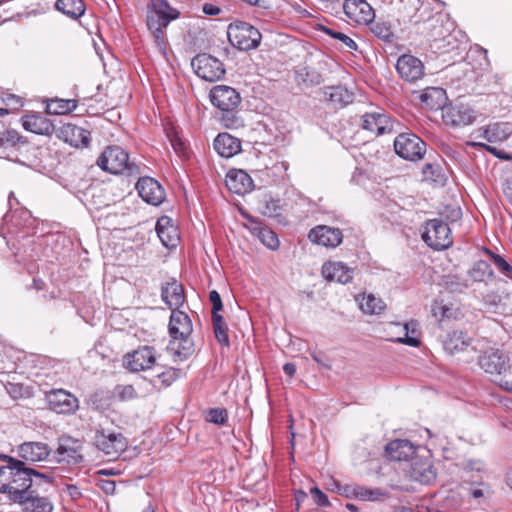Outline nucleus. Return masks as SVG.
<instances>
[{"label":"nucleus","mask_w":512,"mask_h":512,"mask_svg":"<svg viewBox=\"0 0 512 512\" xmlns=\"http://www.w3.org/2000/svg\"><path fill=\"white\" fill-rule=\"evenodd\" d=\"M96 448L108 456L118 457L127 448L126 438L118 432L97 429L93 437Z\"/></svg>","instance_id":"nucleus-11"},{"label":"nucleus","mask_w":512,"mask_h":512,"mask_svg":"<svg viewBox=\"0 0 512 512\" xmlns=\"http://www.w3.org/2000/svg\"><path fill=\"white\" fill-rule=\"evenodd\" d=\"M169 138L175 153L180 157H186L188 153L186 143L177 134H173Z\"/></svg>","instance_id":"nucleus-50"},{"label":"nucleus","mask_w":512,"mask_h":512,"mask_svg":"<svg viewBox=\"0 0 512 512\" xmlns=\"http://www.w3.org/2000/svg\"><path fill=\"white\" fill-rule=\"evenodd\" d=\"M312 359L317 362L318 364H321L325 366L326 368H331L330 364L326 363L324 361L325 355L322 352H311L310 353Z\"/></svg>","instance_id":"nucleus-62"},{"label":"nucleus","mask_w":512,"mask_h":512,"mask_svg":"<svg viewBox=\"0 0 512 512\" xmlns=\"http://www.w3.org/2000/svg\"><path fill=\"white\" fill-rule=\"evenodd\" d=\"M191 66L200 78L209 82L217 81L225 74L223 63L206 53L195 56Z\"/></svg>","instance_id":"nucleus-12"},{"label":"nucleus","mask_w":512,"mask_h":512,"mask_svg":"<svg viewBox=\"0 0 512 512\" xmlns=\"http://www.w3.org/2000/svg\"><path fill=\"white\" fill-rule=\"evenodd\" d=\"M228 419V413L223 408H212L208 411L207 421L216 424L223 425Z\"/></svg>","instance_id":"nucleus-48"},{"label":"nucleus","mask_w":512,"mask_h":512,"mask_svg":"<svg viewBox=\"0 0 512 512\" xmlns=\"http://www.w3.org/2000/svg\"><path fill=\"white\" fill-rule=\"evenodd\" d=\"M261 213L267 217H277L282 212V204L279 199H265L261 205Z\"/></svg>","instance_id":"nucleus-45"},{"label":"nucleus","mask_w":512,"mask_h":512,"mask_svg":"<svg viewBox=\"0 0 512 512\" xmlns=\"http://www.w3.org/2000/svg\"><path fill=\"white\" fill-rule=\"evenodd\" d=\"M310 494L317 505L322 507L330 505L327 495L323 493L318 487L311 488Z\"/></svg>","instance_id":"nucleus-53"},{"label":"nucleus","mask_w":512,"mask_h":512,"mask_svg":"<svg viewBox=\"0 0 512 512\" xmlns=\"http://www.w3.org/2000/svg\"><path fill=\"white\" fill-rule=\"evenodd\" d=\"M464 469L467 472H483L485 470V464L479 459H470L465 462Z\"/></svg>","instance_id":"nucleus-55"},{"label":"nucleus","mask_w":512,"mask_h":512,"mask_svg":"<svg viewBox=\"0 0 512 512\" xmlns=\"http://www.w3.org/2000/svg\"><path fill=\"white\" fill-rule=\"evenodd\" d=\"M322 276L329 282L346 284L353 279V269L340 261H328L322 266Z\"/></svg>","instance_id":"nucleus-23"},{"label":"nucleus","mask_w":512,"mask_h":512,"mask_svg":"<svg viewBox=\"0 0 512 512\" xmlns=\"http://www.w3.org/2000/svg\"><path fill=\"white\" fill-rule=\"evenodd\" d=\"M422 239L435 250L448 248L453 243L448 224L440 219H431L426 222Z\"/></svg>","instance_id":"nucleus-9"},{"label":"nucleus","mask_w":512,"mask_h":512,"mask_svg":"<svg viewBox=\"0 0 512 512\" xmlns=\"http://www.w3.org/2000/svg\"><path fill=\"white\" fill-rule=\"evenodd\" d=\"M442 119L453 127L466 126L475 120V113L464 104H450L442 108Z\"/></svg>","instance_id":"nucleus-14"},{"label":"nucleus","mask_w":512,"mask_h":512,"mask_svg":"<svg viewBox=\"0 0 512 512\" xmlns=\"http://www.w3.org/2000/svg\"><path fill=\"white\" fill-rule=\"evenodd\" d=\"M178 376L179 371L177 369L169 368L157 374L154 384L156 385V381H159L161 383V386L166 388L170 386L178 378Z\"/></svg>","instance_id":"nucleus-47"},{"label":"nucleus","mask_w":512,"mask_h":512,"mask_svg":"<svg viewBox=\"0 0 512 512\" xmlns=\"http://www.w3.org/2000/svg\"><path fill=\"white\" fill-rule=\"evenodd\" d=\"M213 147L221 157L230 158L241 151V141L229 133H219L214 139Z\"/></svg>","instance_id":"nucleus-26"},{"label":"nucleus","mask_w":512,"mask_h":512,"mask_svg":"<svg viewBox=\"0 0 512 512\" xmlns=\"http://www.w3.org/2000/svg\"><path fill=\"white\" fill-rule=\"evenodd\" d=\"M161 297L170 308H178L185 301L184 288L182 284L173 279L162 287Z\"/></svg>","instance_id":"nucleus-28"},{"label":"nucleus","mask_w":512,"mask_h":512,"mask_svg":"<svg viewBox=\"0 0 512 512\" xmlns=\"http://www.w3.org/2000/svg\"><path fill=\"white\" fill-rule=\"evenodd\" d=\"M81 448L80 441L71 437H62L55 451V458L58 462L67 464L81 463L83 460Z\"/></svg>","instance_id":"nucleus-18"},{"label":"nucleus","mask_w":512,"mask_h":512,"mask_svg":"<svg viewBox=\"0 0 512 512\" xmlns=\"http://www.w3.org/2000/svg\"><path fill=\"white\" fill-rule=\"evenodd\" d=\"M156 361L155 350L150 346H142L124 357V365L132 372L150 369Z\"/></svg>","instance_id":"nucleus-15"},{"label":"nucleus","mask_w":512,"mask_h":512,"mask_svg":"<svg viewBox=\"0 0 512 512\" xmlns=\"http://www.w3.org/2000/svg\"><path fill=\"white\" fill-rule=\"evenodd\" d=\"M118 396L121 400H130L136 397V390L132 385L119 387Z\"/></svg>","instance_id":"nucleus-57"},{"label":"nucleus","mask_w":512,"mask_h":512,"mask_svg":"<svg viewBox=\"0 0 512 512\" xmlns=\"http://www.w3.org/2000/svg\"><path fill=\"white\" fill-rule=\"evenodd\" d=\"M202 11L206 15L215 16V15L220 14L221 9L218 6L213 5L211 3H205L202 6Z\"/></svg>","instance_id":"nucleus-60"},{"label":"nucleus","mask_w":512,"mask_h":512,"mask_svg":"<svg viewBox=\"0 0 512 512\" xmlns=\"http://www.w3.org/2000/svg\"><path fill=\"white\" fill-rule=\"evenodd\" d=\"M418 324L416 321H410L403 326L405 334L403 337L396 339L397 342L403 343L412 347H418L420 345L419 331L417 328Z\"/></svg>","instance_id":"nucleus-40"},{"label":"nucleus","mask_w":512,"mask_h":512,"mask_svg":"<svg viewBox=\"0 0 512 512\" xmlns=\"http://www.w3.org/2000/svg\"><path fill=\"white\" fill-rule=\"evenodd\" d=\"M467 145L485 149L500 159H510V157L508 155H505L503 152L499 151L497 148H495L493 146H489L487 144L478 143V142H468Z\"/></svg>","instance_id":"nucleus-54"},{"label":"nucleus","mask_w":512,"mask_h":512,"mask_svg":"<svg viewBox=\"0 0 512 512\" xmlns=\"http://www.w3.org/2000/svg\"><path fill=\"white\" fill-rule=\"evenodd\" d=\"M492 276L493 270L491 265L483 260L475 262L467 272L468 280L473 283H486Z\"/></svg>","instance_id":"nucleus-37"},{"label":"nucleus","mask_w":512,"mask_h":512,"mask_svg":"<svg viewBox=\"0 0 512 512\" xmlns=\"http://www.w3.org/2000/svg\"><path fill=\"white\" fill-rule=\"evenodd\" d=\"M179 12L171 7L166 0H152L148 6L147 26L153 35L154 42L161 53H165L166 41L164 29L172 20L177 19Z\"/></svg>","instance_id":"nucleus-2"},{"label":"nucleus","mask_w":512,"mask_h":512,"mask_svg":"<svg viewBox=\"0 0 512 512\" xmlns=\"http://www.w3.org/2000/svg\"><path fill=\"white\" fill-rule=\"evenodd\" d=\"M343 10L345 15L357 24H368L375 17L373 8L366 0H345Z\"/></svg>","instance_id":"nucleus-16"},{"label":"nucleus","mask_w":512,"mask_h":512,"mask_svg":"<svg viewBox=\"0 0 512 512\" xmlns=\"http://www.w3.org/2000/svg\"><path fill=\"white\" fill-rule=\"evenodd\" d=\"M394 149L401 158L417 161L423 158L426 152V144L413 133H402L395 138Z\"/></svg>","instance_id":"nucleus-10"},{"label":"nucleus","mask_w":512,"mask_h":512,"mask_svg":"<svg viewBox=\"0 0 512 512\" xmlns=\"http://www.w3.org/2000/svg\"><path fill=\"white\" fill-rule=\"evenodd\" d=\"M419 99L422 105L430 110H442L447 97L444 89L440 87H428L421 92Z\"/></svg>","instance_id":"nucleus-31"},{"label":"nucleus","mask_w":512,"mask_h":512,"mask_svg":"<svg viewBox=\"0 0 512 512\" xmlns=\"http://www.w3.org/2000/svg\"><path fill=\"white\" fill-rule=\"evenodd\" d=\"M209 300L212 304V317L220 315L219 311H221L223 308L220 294L216 290H212L209 293Z\"/></svg>","instance_id":"nucleus-52"},{"label":"nucleus","mask_w":512,"mask_h":512,"mask_svg":"<svg viewBox=\"0 0 512 512\" xmlns=\"http://www.w3.org/2000/svg\"><path fill=\"white\" fill-rule=\"evenodd\" d=\"M472 342V338L467 333L460 330H453L446 334L443 341V347L446 352L453 355L465 351Z\"/></svg>","instance_id":"nucleus-27"},{"label":"nucleus","mask_w":512,"mask_h":512,"mask_svg":"<svg viewBox=\"0 0 512 512\" xmlns=\"http://www.w3.org/2000/svg\"><path fill=\"white\" fill-rule=\"evenodd\" d=\"M97 165L111 174L126 173L128 176H138L140 166L130 161L128 153L120 146H108L97 159Z\"/></svg>","instance_id":"nucleus-5"},{"label":"nucleus","mask_w":512,"mask_h":512,"mask_svg":"<svg viewBox=\"0 0 512 512\" xmlns=\"http://www.w3.org/2000/svg\"><path fill=\"white\" fill-rule=\"evenodd\" d=\"M63 492L67 493L72 500H77L81 497L82 493L80 489L73 484H65Z\"/></svg>","instance_id":"nucleus-58"},{"label":"nucleus","mask_w":512,"mask_h":512,"mask_svg":"<svg viewBox=\"0 0 512 512\" xmlns=\"http://www.w3.org/2000/svg\"><path fill=\"white\" fill-rule=\"evenodd\" d=\"M227 36L230 43L242 51L257 48L261 42V33L251 24L236 21L228 26Z\"/></svg>","instance_id":"nucleus-7"},{"label":"nucleus","mask_w":512,"mask_h":512,"mask_svg":"<svg viewBox=\"0 0 512 512\" xmlns=\"http://www.w3.org/2000/svg\"><path fill=\"white\" fill-rule=\"evenodd\" d=\"M479 366L493 377L502 389L512 392V371L509 358L499 350H489L479 358Z\"/></svg>","instance_id":"nucleus-4"},{"label":"nucleus","mask_w":512,"mask_h":512,"mask_svg":"<svg viewBox=\"0 0 512 512\" xmlns=\"http://www.w3.org/2000/svg\"><path fill=\"white\" fill-rule=\"evenodd\" d=\"M385 451L390 460L412 461L410 474L415 481L429 484L436 478V473L429 463L414 462L416 447L409 440H393L386 445Z\"/></svg>","instance_id":"nucleus-1"},{"label":"nucleus","mask_w":512,"mask_h":512,"mask_svg":"<svg viewBox=\"0 0 512 512\" xmlns=\"http://www.w3.org/2000/svg\"><path fill=\"white\" fill-rule=\"evenodd\" d=\"M49 408L58 414H72L79 408L78 399L64 389H53L46 393Z\"/></svg>","instance_id":"nucleus-13"},{"label":"nucleus","mask_w":512,"mask_h":512,"mask_svg":"<svg viewBox=\"0 0 512 512\" xmlns=\"http://www.w3.org/2000/svg\"><path fill=\"white\" fill-rule=\"evenodd\" d=\"M360 309L366 314H379L385 309V303L382 299L369 294L361 300Z\"/></svg>","instance_id":"nucleus-42"},{"label":"nucleus","mask_w":512,"mask_h":512,"mask_svg":"<svg viewBox=\"0 0 512 512\" xmlns=\"http://www.w3.org/2000/svg\"><path fill=\"white\" fill-rule=\"evenodd\" d=\"M77 107V102L75 100H64V99H56L51 100L47 104V112L50 114L61 115L66 114L75 110Z\"/></svg>","instance_id":"nucleus-41"},{"label":"nucleus","mask_w":512,"mask_h":512,"mask_svg":"<svg viewBox=\"0 0 512 512\" xmlns=\"http://www.w3.org/2000/svg\"><path fill=\"white\" fill-rule=\"evenodd\" d=\"M212 323H213V329L214 334L217 339V341L223 345L228 347L229 342V336H228V327L221 315H217L215 317H212Z\"/></svg>","instance_id":"nucleus-43"},{"label":"nucleus","mask_w":512,"mask_h":512,"mask_svg":"<svg viewBox=\"0 0 512 512\" xmlns=\"http://www.w3.org/2000/svg\"><path fill=\"white\" fill-rule=\"evenodd\" d=\"M49 453L48 446L41 442H28L19 446V455L26 461H42L47 458Z\"/></svg>","instance_id":"nucleus-33"},{"label":"nucleus","mask_w":512,"mask_h":512,"mask_svg":"<svg viewBox=\"0 0 512 512\" xmlns=\"http://www.w3.org/2000/svg\"><path fill=\"white\" fill-rule=\"evenodd\" d=\"M100 487L106 494H114L116 484L112 480H102L100 483Z\"/></svg>","instance_id":"nucleus-61"},{"label":"nucleus","mask_w":512,"mask_h":512,"mask_svg":"<svg viewBox=\"0 0 512 512\" xmlns=\"http://www.w3.org/2000/svg\"><path fill=\"white\" fill-rule=\"evenodd\" d=\"M362 128L382 135L392 131V123L390 117L384 113H366L362 116Z\"/></svg>","instance_id":"nucleus-25"},{"label":"nucleus","mask_w":512,"mask_h":512,"mask_svg":"<svg viewBox=\"0 0 512 512\" xmlns=\"http://www.w3.org/2000/svg\"><path fill=\"white\" fill-rule=\"evenodd\" d=\"M136 188L139 196L148 204L158 206L165 200L163 187L151 177L139 178Z\"/></svg>","instance_id":"nucleus-17"},{"label":"nucleus","mask_w":512,"mask_h":512,"mask_svg":"<svg viewBox=\"0 0 512 512\" xmlns=\"http://www.w3.org/2000/svg\"><path fill=\"white\" fill-rule=\"evenodd\" d=\"M168 328L172 338L171 349L175 350L179 357L187 358L193 352L190 339L193 328L189 316L180 310H172Z\"/></svg>","instance_id":"nucleus-3"},{"label":"nucleus","mask_w":512,"mask_h":512,"mask_svg":"<svg viewBox=\"0 0 512 512\" xmlns=\"http://www.w3.org/2000/svg\"><path fill=\"white\" fill-rule=\"evenodd\" d=\"M227 188L235 194L243 195L254 189V182L250 175L241 169L230 170L225 178Z\"/></svg>","instance_id":"nucleus-22"},{"label":"nucleus","mask_w":512,"mask_h":512,"mask_svg":"<svg viewBox=\"0 0 512 512\" xmlns=\"http://www.w3.org/2000/svg\"><path fill=\"white\" fill-rule=\"evenodd\" d=\"M496 267L508 278L512 279V266L500 255L492 254Z\"/></svg>","instance_id":"nucleus-51"},{"label":"nucleus","mask_w":512,"mask_h":512,"mask_svg":"<svg viewBox=\"0 0 512 512\" xmlns=\"http://www.w3.org/2000/svg\"><path fill=\"white\" fill-rule=\"evenodd\" d=\"M328 99L341 106L347 105L353 101V94L344 86H333L329 87L325 92Z\"/></svg>","instance_id":"nucleus-39"},{"label":"nucleus","mask_w":512,"mask_h":512,"mask_svg":"<svg viewBox=\"0 0 512 512\" xmlns=\"http://www.w3.org/2000/svg\"><path fill=\"white\" fill-rule=\"evenodd\" d=\"M432 311L436 317L440 316L441 318H449L452 315L451 309L442 303H435Z\"/></svg>","instance_id":"nucleus-56"},{"label":"nucleus","mask_w":512,"mask_h":512,"mask_svg":"<svg viewBox=\"0 0 512 512\" xmlns=\"http://www.w3.org/2000/svg\"><path fill=\"white\" fill-rule=\"evenodd\" d=\"M24 512H52L53 504L49 498L39 496L35 490L18 502Z\"/></svg>","instance_id":"nucleus-29"},{"label":"nucleus","mask_w":512,"mask_h":512,"mask_svg":"<svg viewBox=\"0 0 512 512\" xmlns=\"http://www.w3.org/2000/svg\"><path fill=\"white\" fill-rule=\"evenodd\" d=\"M20 136L15 130H6L0 135V145L3 147L15 146Z\"/></svg>","instance_id":"nucleus-49"},{"label":"nucleus","mask_w":512,"mask_h":512,"mask_svg":"<svg viewBox=\"0 0 512 512\" xmlns=\"http://www.w3.org/2000/svg\"><path fill=\"white\" fill-rule=\"evenodd\" d=\"M306 77L307 78H304L303 81L306 82L308 85H311V86L318 85L322 81L321 75L316 73V72H309V71H307L306 72Z\"/></svg>","instance_id":"nucleus-59"},{"label":"nucleus","mask_w":512,"mask_h":512,"mask_svg":"<svg viewBox=\"0 0 512 512\" xmlns=\"http://www.w3.org/2000/svg\"><path fill=\"white\" fill-rule=\"evenodd\" d=\"M356 495L362 499H372L373 492L368 489L359 488Z\"/></svg>","instance_id":"nucleus-64"},{"label":"nucleus","mask_w":512,"mask_h":512,"mask_svg":"<svg viewBox=\"0 0 512 512\" xmlns=\"http://www.w3.org/2000/svg\"><path fill=\"white\" fill-rule=\"evenodd\" d=\"M368 24L370 25L371 32L378 39L386 43H392L394 41L395 35L389 22L383 20H372Z\"/></svg>","instance_id":"nucleus-38"},{"label":"nucleus","mask_w":512,"mask_h":512,"mask_svg":"<svg viewBox=\"0 0 512 512\" xmlns=\"http://www.w3.org/2000/svg\"><path fill=\"white\" fill-rule=\"evenodd\" d=\"M6 465L0 467V493L9 495L10 485L18 465L21 461L16 460L12 457L5 456Z\"/></svg>","instance_id":"nucleus-34"},{"label":"nucleus","mask_w":512,"mask_h":512,"mask_svg":"<svg viewBox=\"0 0 512 512\" xmlns=\"http://www.w3.org/2000/svg\"><path fill=\"white\" fill-rule=\"evenodd\" d=\"M283 371L286 375L292 377L296 373V366L293 363H286L283 366Z\"/></svg>","instance_id":"nucleus-63"},{"label":"nucleus","mask_w":512,"mask_h":512,"mask_svg":"<svg viewBox=\"0 0 512 512\" xmlns=\"http://www.w3.org/2000/svg\"><path fill=\"white\" fill-rule=\"evenodd\" d=\"M23 127L30 132L40 135H50L55 131V126L46 117L33 114L23 118Z\"/></svg>","instance_id":"nucleus-32"},{"label":"nucleus","mask_w":512,"mask_h":512,"mask_svg":"<svg viewBox=\"0 0 512 512\" xmlns=\"http://www.w3.org/2000/svg\"><path fill=\"white\" fill-rule=\"evenodd\" d=\"M396 69L399 75L409 82L417 81L424 75L422 61L410 54H404L398 58Z\"/></svg>","instance_id":"nucleus-20"},{"label":"nucleus","mask_w":512,"mask_h":512,"mask_svg":"<svg viewBox=\"0 0 512 512\" xmlns=\"http://www.w3.org/2000/svg\"><path fill=\"white\" fill-rule=\"evenodd\" d=\"M42 478L43 475L36 472L35 470L28 468L21 461V464L16 468L14 478L12 479L10 485V492L8 495V499L15 503L21 501L25 496L30 495V492L34 487V479Z\"/></svg>","instance_id":"nucleus-8"},{"label":"nucleus","mask_w":512,"mask_h":512,"mask_svg":"<svg viewBox=\"0 0 512 512\" xmlns=\"http://www.w3.org/2000/svg\"><path fill=\"white\" fill-rule=\"evenodd\" d=\"M247 228L269 249L275 250L279 247V239L276 233L263 226L259 221L249 218Z\"/></svg>","instance_id":"nucleus-30"},{"label":"nucleus","mask_w":512,"mask_h":512,"mask_svg":"<svg viewBox=\"0 0 512 512\" xmlns=\"http://www.w3.org/2000/svg\"><path fill=\"white\" fill-rule=\"evenodd\" d=\"M320 30L329 35L330 37L334 38V39H337L339 40L340 42H342V44L349 50V51H352V50H357L358 49V45L357 43L352 39L350 38L348 35L340 32V31H336V30H333L329 27H326V26H321Z\"/></svg>","instance_id":"nucleus-44"},{"label":"nucleus","mask_w":512,"mask_h":512,"mask_svg":"<svg viewBox=\"0 0 512 512\" xmlns=\"http://www.w3.org/2000/svg\"><path fill=\"white\" fill-rule=\"evenodd\" d=\"M55 8L71 19H78L85 13L83 0H57Z\"/></svg>","instance_id":"nucleus-35"},{"label":"nucleus","mask_w":512,"mask_h":512,"mask_svg":"<svg viewBox=\"0 0 512 512\" xmlns=\"http://www.w3.org/2000/svg\"><path fill=\"white\" fill-rule=\"evenodd\" d=\"M512 134L510 123H494L488 125L484 130V138L489 142H502Z\"/></svg>","instance_id":"nucleus-36"},{"label":"nucleus","mask_w":512,"mask_h":512,"mask_svg":"<svg viewBox=\"0 0 512 512\" xmlns=\"http://www.w3.org/2000/svg\"><path fill=\"white\" fill-rule=\"evenodd\" d=\"M58 138L74 147H86L90 141V132L77 125L65 123L57 129Z\"/></svg>","instance_id":"nucleus-21"},{"label":"nucleus","mask_w":512,"mask_h":512,"mask_svg":"<svg viewBox=\"0 0 512 512\" xmlns=\"http://www.w3.org/2000/svg\"><path fill=\"white\" fill-rule=\"evenodd\" d=\"M156 232L161 243L169 249L175 248L180 240L178 228L168 216H161L156 223Z\"/></svg>","instance_id":"nucleus-24"},{"label":"nucleus","mask_w":512,"mask_h":512,"mask_svg":"<svg viewBox=\"0 0 512 512\" xmlns=\"http://www.w3.org/2000/svg\"><path fill=\"white\" fill-rule=\"evenodd\" d=\"M209 96L213 106L226 113L222 117L225 126L236 127L238 118L235 116V111L241 103L240 94L230 86L217 85L211 89Z\"/></svg>","instance_id":"nucleus-6"},{"label":"nucleus","mask_w":512,"mask_h":512,"mask_svg":"<svg viewBox=\"0 0 512 512\" xmlns=\"http://www.w3.org/2000/svg\"><path fill=\"white\" fill-rule=\"evenodd\" d=\"M444 286L450 292L462 293L469 287V284L457 275H448L444 278Z\"/></svg>","instance_id":"nucleus-46"},{"label":"nucleus","mask_w":512,"mask_h":512,"mask_svg":"<svg viewBox=\"0 0 512 512\" xmlns=\"http://www.w3.org/2000/svg\"><path fill=\"white\" fill-rule=\"evenodd\" d=\"M308 238L318 245L335 248L341 244L343 234L338 228L319 225L310 230Z\"/></svg>","instance_id":"nucleus-19"}]
</instances>
